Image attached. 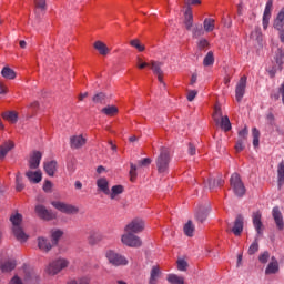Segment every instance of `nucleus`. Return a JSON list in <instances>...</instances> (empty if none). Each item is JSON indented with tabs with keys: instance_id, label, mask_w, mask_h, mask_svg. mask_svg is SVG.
Segmentation results:
<instances>
[{
	"instance_id": "nucleus-1",
	"label": "nucleus",
	"mask_w": 284,
	"mask_h": 284,
	"mask_svg": "<svg viewBox=\"0 0 284 284\" xmlns=\"http://www.w3.org/2000/svg\"><path fill=\"white\" fill-rule=\"evenodd\" d=\"M170 161H172V155H170V149L168 146L160 148V154L155 159L156 170L162 176L170 173Z\"/></svg>"
},
{
	"instance_id": "nucleus-2",
	"label": "nucleus",
	"mask_w": 284,
	"mask_h": 284,
	"mask_svg": "<svg viewBox=\"0 0 284 284\" xmlns=\"http://www.w3.org/2000/svg\"><path fill=\"white\" fill-rule=\"evenodd\" d=\"M10 222L12 223V232L18 241L26 243L28 235L23 232L21 223H23V215L21 213L11 214Z\"/></svg>"
},
{
	"instance_id": "nucleus-3",
	"label": "nucleus",
	"mask_w": 284,
	"mask_h": 284,
	"mask_svg": "<svg viewBox=\"0 0 284 284\" xmlns=\"http://www.w3.org/2000/svg\"><path fill=\"white\" fill-rule=\"evenodd\" d=\"M230 185L235 196H237L239 199L245 196V184L243 183V180L241 179V175L239 173H233L231 175Z\"/></svg>"
},
{
	"instance_id": "nucleus-4",
	"label": "nucleus",
	"mask_w": 284,
	"mask_h": 284,
	"mask_svg": "<svg viewBox=\"0 0 284 284\" xmlns=\"http://www.w3.org/2000/svg\"><path fill=\"white\" fill-rule=\"evenodd\" d=\"M70 265V262L65 258H58L51 262L47 267V274L50 276H57L61 270H65Z\"/></svg>"
},
{
	"instance_id": "nucleus-5",
	"label": "nucleus",
	"mask_w": 284,
	"mask_h": 284,
	"mask_svg": "<svg viewBox=\"0 0 284 284\" xmlns=\"http://www.w3.org/2000/svg\"><path fill=\"white\" fill-rule=\"evenodd\" d=\"M105 257L108 258L109 263L114 267H121V265H128V258L116 253V251H113V250L106 251Z\"/></svg>"
},
{
	"instance_id": "nucleus-6",
	"label": "nucleus",
	"mask_w": 284,
	"mask_h": 284,
	"mask_svg": "<svg viewBox=\"0 0 284 284\" xmlns=\"http://www.w3.org/2000/svg\"><path fill=\"white\" fill-rule=\"evenodd\" d=\"M121 241L123 245H126L128 247H141V245H143L141 237L130 232L124 233L121 237Z\"/></svg>"
},
{
	"instance_id": "nucleus-7",
	"label": "nucleus",
	"mask_w": 284,
	"mask_h": 284,
	"mask_svg": "<svg viewBox=\"0 0 284 284\" xmlns=\"http://www.w3.org/2000/svg\"><path fill=\"white\" fill-rule=\"evenodd\" d=\"M51 205L63 214H79V209L72 204H68L61 201H53L51 202Z\"/></svg>"
},
{
	"instance_id": "nucleus-8",
	"label": "nucleus",
	"mask_w": 284,
	"mask_h": 284,
	"mask_svg": "<svg viewBox=\"0 0 284 284\" xmlns=\"http://www.w3.org/2000/svg\"><path fill=\"white\" fill-rule=\"evenodd\" d=\"M34 211L37 216L42 219V221H54V219H57V214L48 210L43 204L36 205Z\"/></svg>"
},
{
	"instance_id": "nucleus-9",
	"label": "nucleus",
	"mask_w": 284,
	"mask_h": 284,
	"mask_svg": "<svg viewBox=\"0 0 284 284\" xmlns=\"http://www.w3.org/2000/svg\"><path fill=\"white\" fill-rule=\"evenodd\" d=\"M145 230V222L142 219H134L124 229L125 232L131 234H139Z\"/></svg>"
},
{
	"instance_id": "nucleus-10",
	"label": "nucleus",
	"mask_w": 284,
	"mask_h": 284,
	"mask_svg": "<svg viewBox=\"0 0 284 284\" xmlns=\"http://www.w3.org/2000/svg\"><path fill=\"white\" fill-rule=\"evenodd\" d=\"M245 88H247V77L243 75L235 87V99L237 103L243 101V97H245Z\"/></svg>"
},
{
	"instance_id": "nucleus-11",
	"label": "nucleus",
	"mask_w": 284,
	"mask_h": 284,
	"mask_svg": "<svg viewBox=\"0 0 284 284\" xmlns=\"http://www.w3.org/2000/svg\"><path fill=\"white\" fill-rule=\"evenodd\" d=\"M41 159H43L41 151H33L28 160L29 169L38 170L39 165H41Z\"/></svg>"
},
{
	"instance_id": "nucleus-12",
	"label": "nucleus",
	"mask_w": 284,
	"mask_h": 284,
	"mask_svg": "<svg viewBox=\"0 0 284 284\" xmlns=\"http://www.w3.org/2000/svg\"><path fill=\"white\" fill-rule=\"evenodd\" d=\"M261 219H263V214L261 213V211H256L253 213L252 221L253 226L255 227V231L257 233V236L263 235V221Z\"/></svg>"
},
{
	"instance_id": "nucleus-13",
	"label": "nucleus",
	"mask_w": 284,
	"mask_h": 284,
	"mask_svg": "<svg viewBox=\"0 0 284 284\" xmlns=\"http://www.w3.org/2000/svg\"><path fill=\"white\" fill-rule=\"evenodd\" d=\"M272 216L277 230H280V232H283L284 230L283 213L281 212V209H278V206L273 207Z\"/></svg>"
},
{
	"instance_id": "nucleus-14",
	"label": "nucleus",
	"mask_w": 284,
	"mask_h": 284,
	"mask_svg": "<svg viewBox=\"0 0 284 284\" xmlns=\"http://www.w3.org/2000/svg\"><path fill=\"white\" fill-rule=\"evenodd\" d=\"M153 74H155V77H158V81L160 83H163L165 85V82H163V63L161 62H156V61H152L151 65H150Z\"/></svg>"
},
{
	"instance_id": "nucleus-15",
	"label": "nucleus",
	"mask_w": 284,
	"mask_h": 284,
	"mask_svg": "<svg viewBox=\"0 0 284 284\" xmlns=\"http://www.w3.org/2000/svg\"><path fill=\"white\" fill-rule=\"evenodd\" d=\"M223 183H225L223 178L217 175L216 178H210L206 182H204V186L209 187V190H214V187L223 186Z\"/></svg>"
},
{
	"instance_id": "nucleus-16",
	"label": "nucleus",
	"mask_w": 284,
	"mask_h": 284,
	"mask_svg": "<svg viewBox=\"0 0 284 284\" xmlns=\"http://www.w3.org/2000/svg\"><path fill=\"white\" fill-rule=\"evenodd\" d=\"M85 143L87 140L83 138V135H73L70 138V146L72 150H80V148H83Z\"/></svg>"
},
{
	"instance_id": "nucleus-17",
	"label": "nucleus",
	"mask_w": 284,
	"mask_h": 284,
	"mask_svg": "<svg viewBox=\"0 0 284 284\" xmlns=\"http://www.w3.org/2000/svg\"><path fill=\"white\" fill-rule=\"evenodd\" d=\"M43 168H44V172L48 174V176H54V174H57L59 164L55 160H51V161L44 162Z\"/></svg>"
},
{
	"instance_id": "nucleus-18",
	"label": "nucleus",
	"mask_w": 284,
	"mask_h": 284,
	"mask_svg": "<svg viewBox=\"0 0 284 284\" xmlns=\"http://www.w3.org/2000/svg\"><path fill=\"white\" fill-rule=\"evenodd\" d=\"M97 186L100 192H103L106 196H110V182H108V179L100 178L97 180Z\"/></svg>"
},
{
	"instance_id": "nucleus-19",
	"label": "nucleus",
	"mask_w": 284,
	"mask_h": 284,
	"mask_svg": "<svg viewBox=\"0 0 284 284\" xmlns=\"http://www.w3.org/2000/svg\"><path fill=\"white\" fill-rule=\"evenodd\" d=\"M184 26L186 30H192L194 26V16L192 14V8L187 7L184 13Z\"/></svg>"
},
{
	"instance_id": "nucleus-20",
	"label": "nucleus",
	"mask_w": 284,
	"mask_h": 284,
	"mask_svg": "<svg viewBox=\"0 0 284 284\" xmlns=\"http://www.w3.org/2000/svg\"><path fill=\"white\" fill-rule=\"evenodd\" d=\"M161 268L159 266H152L149 277V284H159V278H161Z\"/></svg>"
},
{
	"instance_id": "nucleus-21",
	"label": "nucleus",
	"mask_w": 284,
	"mask_h": 284,
	"mask_svg": "<svg viewBox=\"0 0 284 284\" xmlns=\"http://www.w3.org/2000/svg\"><path fill=\"white\" fill-rule=\"evenodd\" d=\"M209 214H210V207L202 206L195 213V219L196 221H199V223H205V221H207Z\"/></svg>"
},
{
	"instance_id": "nucleus-22",
	"label": "nucleus",
	"mask_w": 284,
	"mask_h": 284,
	"mask_svg": "<svg viewBox=\"0 0 284 284\" xmlns=\"http://www.w3.org/2000/svg\"><path fill=\"white\" fill-rule=\"evenodd\" d=\"M26 176L31 183H41V179H43L41 171L29 170L26 172Z\"/></svg>"
},
{
	"instance_id": "nucleus-23",
	"label": "nucleus",
	"mask_w": 284,
	"mask_h": 284,
	"mask_svg": "<svg viewBox=\"0 0 284 284\" xmlns=\"http://www.w3.org/2000/svg\"><path fill=\"white\" fill-rule=\"evenodd\" d=\"M232 232L235 236H241L243 233V217L241 215L235 219Z\"/></svg>"
},
{
	"instance_id": "nucleus-24",
	"label": "nucleus",
	"mask_w": 284,
	"mask_h": 284,
	"mask_svg": "<svg viewBox=\"0 0 284 284\" xmlns=\"http://www.w3.org/2000/svg\"><path fill=\"white\" fill-rule=\"evenodd\" d=\"M103 241V234L97 231H91L88 242L90 245H97L98 243H101Z\"/></svg>"
},
{
	"instance_id": "nucleus-25",
	"label": "nucleus",
	"mask_w": 284,
	"mask_h": 284,
	"mask_svg": "<svg viewBox=\"0 0 284 284\" xmlns=\"http://www.w3.org/2000/svg\"><path fill=\"white\" fill-rule=\"evenodd\" d=\"M14 149V142L12 141H7L4 142L2 145H0V159H6V156L8 155V152H10V150Z\"/></svg>"
},
{
	"instance_id": "nucleus-26",
	"label": "nucleus",
	"mask_w": 284,
	"mask_h": 284,
	"mask_svg": "<svg viewBox=\"0 0 284 284\" xmlns=\"http://www.w3.org/2000/svg\"><path fill=\"white\" fill-rule=\"evenodd\" d=\"M38 247L41 252H50V250H52V244L45 237H38Z\"/></svg>"
},
{
	"instance_id": "nucleus-27",
	"label": "nucleus",
	"mask_w": 284,
	"mask_h": 284,
	"mask_svg": "<svg viewBox=\"0 0 284 284\" xmlns=\"http://www.w3.org/2000/svg\"><path fill=\"white\" fill-rule=\"evenodd\" d=\"M277 185L278 190H281V187L284 185V162H281L277 165Z\"/></svg>"
},
{
	"instance_id": "nucleus-28",
	"label": "nucleus",
	"mask_w": 284,
	"mask_h": 284,
	"mask_svg": "<svg viewBox=\"0 0 284 284\" xmlns=\"http://www.w3.org/2000/svg\"><path fill=\"white\" fill-rule=\"evenodd\" d=\"M0 267L3 273L12 272V270H14V267H17V261L8 260V261L3 262Z\"/></svg>"
},
{
	"instance_id": "nucleus-29",
	"label": "nucleus",
	"mask_w": 284,
	"mask_h": 284,
	"mask_svg": "<svg viewBox=\"0 0 284 284\" xmlns=\"http://www.w3.org/2000/svg\"><path fill=\"white\" fill-rule=\"evenodd\" d=\"M278 272V261H276V257H272V262L268 263L265 274H276Z\"/></svg>"
},
{
	"instance_id": "nucleus-30",
	"label": "nucleus",
	"mask_w": 284,
	"mask_h": 284,
	"mask_svg": "<svg viewBox=\"0 0 284 284\" xmlns=\"http://www.w3.org/2000/svg\"><path fill=\"white\" fill-rule=\"evenodd\" d=\"M94 48L95 50H98L100 54H102V57H105L106 54L110 53V49L108 48V45L101 41H97L94 43Z\"/></svg>"
},
{
	"instance_id": "nucleus-31",
	"label": "nucleus",
	"mask_w": 284,
	"mask_h": 284,
	"mask_svg": "<svg viewBox=\"0 0 284 284\" xmlns=\"http://www.w3.org/2000/svg\"><path fill=\"white\" fill-rule=\"evenodd\" d=\"M217 125H220L224 132H230L232 130V123L230 122V118L227 115H224Z\"/></svg>"
},
{
	"instance_id": "nucleus-32",
	"label": "nucleus",
	"mask_w": 284,
	"mask_h": 284,
	"mask_svg": "<svg viewBox=\"0 0 284 284\" xmlns=\"http://www.w3.org/2000/svg\"><path fill=\"white\" fill-rule=\"evenodd\" d=\"M2 119H4V121H9V123H17L19 115H17V112L14 111H7L2 113Z\"/></svg>"
},
{
	"instance_id": "nucleus-33",
	"label": "nucleus",
	"mask_w": 284,
	"mask_h": 284,
	"mask_svg": "<svg viewBox=\"0 0 284 284\" xmlns=\"http://www.w3.org/2000/svg\"><path fill=\"white\" fill-rule=\"evenodd\" d=\"M284 26V8L281 9V11L278 12L276 20L274 22V28H276V30H282Z\"/></svg>"
},
{
	"instance_id": "nucleus-34",
	"label": "nucleus",
	"mask_w": 284,
	"mask_h": 284,
	"mask_svg": "<svg viewBox=\"0 0 284 284\" xmlns=\"http://www.w3.org/2000/svg\"><path fill=\"white\" fill-rule=\"evenodd\" d=\"M102 114H105L106 116H114L116 114H119V108L114 106V105H108L104 106L101 110Z\"/></svg>"
},
{
	"instance_id": "nucleus-35",
	"label": "nucleus",
	"mask_w": 284,
	"mask_h": 284,
	"mask_svg": "<svg viewBox=\"0 0 284 284\" xmlns=\"http://www.w3.org/2000/svg\"><path fill=\"white\" fill-rule=\"evenodd\" d=\"M251 39H253V41H256V43H258L260 45L261 43H263V32H261V28H255L251 32Z\"/></svg>"
},
{
	"instance_id": "nucleus-36",
	"label": "nucleus",
	"mask_w": 284,
	"mask_h": 284,
	"mask_svg": "<svg viewBox=\"0 0 284 284\" xmlns=\"http://www.w3.org/2000/svg\"><path fill=\"white\" fill-rule=\"evenodd\" d=\"M3 79H17V73L10 67H4L1 71Z\"/></svg>"
},
{
	"instance_id": "nucleus-37",
	"label": "nucleus",
	"mask_w": 284,
	"mask_h": 284,
	"mask_svg": "<svg viewBox=\"0 0 284 284\" xmlns=\"http://www.w3.org/2000/svg\"><path fill=\"white\" fill-rule=\"evenodd\" d=\"M223 111L221 110V106L215 105L214 113H213V121L216 125L221 123V120L223 119Z\"/></svg>"
},
{
	"instance_id": "nucleus-38",
	"label": "nucleus",
	"mask_w": 284,
	"mask_h": 284,
	"mask_svg": "<svg viewBox=\"0 0 284 284\" xmlns=\"http://www.w3.org/2000/svg\"><path fill=\"white\" fill-rule=\"evenodd\" d=\"M119 194H123V185H114L110 192V199L114 201Z\"/></svg>"
},
{
	"instance_id": "nucleus-39",
	"label": "nucleus",
	"mask_w": 284,
	"mask_h": 284,
	"mask_svg": "<svg viewBox=\"0 0 284 284\" xmlns=\"http://www.w3.org/2000/svg\"><path fill=\"white\" fill-rule=\"evenodd\" d=\"M24 281L28 284H39V275H37L34 272L27 273Z\"/></svg>"
},
{
	"instance_id": "nucleus-40",
	"label": "nucleus",
	"mask_w": 284,
	"mask_h": 284,
	"mask_svg": "<svg viewBox=\"0 0 284 284\" xmlns=\"http://www.w3.org/2000/svg\"><path fill=\"white\" fill-rule=\"evenodd\" d=\"M166 281L171 284H185V280L176 274H169Z\"/></svg>"
},
{
	"instance_id": "nucleus-41",
	"label": "nucleus",
	"mask_w": 284,
	"mask_h": 284,
	"mask_svg": "<svg viewBox=\"0 0 284 284\" xmlns=\"http://www.w3.org/2000/svg\"><path fill=\"white\" fill-rule=\"evenodd\" d=\"M214 19L212 18H205L203 22V27L205 32H213L214 31Z\"/></svg>"
},
{
	"instance_id": "nucleus-42",
	"label": "nucleus",
	"mask_w": 284,
	"mask_h": 284,
	"mask_svg": "<svg viewBox=\"0 0 284 284\" xmlns=\"http://www.w3.org/2000/svg\"><path fill=\"white\" fill-rule=\"evenodd\" d=\"M61 236H63V231H61V230L52 231L51 232L52 245H58L59 244V240L61 239Z\"/></svg>"
},
{
	"instance_id": "nucleus-43",
	"label": "nucleus",
	"mask_w": 284,
	"mask_h": 284,
	"mask_svg": "<svg viewBox=\"0 0 284 284\" xmlns=\"http://www.w3.org/2000/svg\"><path fill=\"white\" fill-rule=\"evenodd\" d=\"M183 230L186 236H190V237L194 236V224L192 223L191 220L187 221Z\"/></svg>"
},
{
	"instance_id": "nucleus-44",
	"label": "nucleus",
	"mask_w": 284,
	"mask_h": 284,
	"mask_svg": "<svg viewBox=\"0 0 284 284\" xmlns=\"http://www.w3.org/2000/svg\"><path fill=\"white\" fill-rule=\"evenodd\" d=\"M36 12H45L48 10V4L45 0H34Z\"/></svg>"
},
{
	"instance_id": "nucleus-45",
	"label": "nucleus",
	"mask_w": 284,
	"mask_h": 284,
	"mask_svg": "<svg viewBox=\"0 0 284 284\" xmlns=\"http://www.w3.org/2000/svg\"><path fill=\"white\" fill-rule=\"evenodd\" d=\"M203 65H205V68L210 65H214V52L212 51L207 52V54L204 57Z\"/></svg>"
},
{
	"instance_id": "nucleus-46",
	"label": "nucleus",
	"mask_w": 284,
	"mask_h": 284,
	"mask_svg": "<svg viewBox=\"0 0 284 284\" xmlns=\"http://www.w3.org/2000/svg\"><path fill=\"white\" fill-rule=\"evenodd\" d=\"M24 189L26 185L23 184V178L21 176V173H18L16 176V190L17 192H22Z\"/></svg>"
},
{
	"instance_id": "nucleus-47",
	"label": "nucleus",
	"mask_w": 284,
	"mask_h": 284,
	"mask_svg": "<svg viewBox=\"0 0 284 284\" xmlns=\"http://www.w3.org/2000/svg\"><path fill=\"white\" fill-rule=\"evenodd\" d=\"M106 99H108V95H105V93H103V92H100V93H97L95 95H93L92 101H93V103L103 104V103H105Z\"/></svg>"
},
{
	"instance_id": "nucleus-48",
	"label": "nucleus",
	"mask_w": 284,
	"mask_h": 284,
	"mask_svg": "<svg viewBox=\"0 0 284 284\" xmlns=\"http://www.w3.org/2000/svg\"><path fill=\"white\" fill-rule=\"evenodd\" d=\"M252 136H253V145L255 148H258V143H260V139H261V131H258V129H256V128H253Z\"/></svg>"
},
{
	"instance_id": "nucleus-49",
	"label": "nucleus",
	"mask_w": 284,
	"mask_h": 284,
	"mask_svg": "<svg viewBox=\"0 0 284 284\" xmlns=\"http://www.w3.org/2000/svg\"><path fill=\"white\" fill-rule=\"evenodd\" d=\"M274 2L272 0H268L266 2L265 9H264V19H270L272 17V8H273Z\"/></svg>"
},
{
	"instance_id": "nucleus-50",
	"label": "nucleus",
	"mask_w": 284,
	"mask_h": 284,
	"mask_svg": "<svg viewBox=\"0 0 284 284\" xmlns=\"http://www.w3.org/2000/svg\"><path fill=\"white\" fill-rule=\"evenodd\" d=\"M256 252H258V237H256L254 240V242L250 245L247 254H250V256L256 254Z\"/></svg>"
},
{
	"instance_id": "nucleus-51",
	"label": "nucleus",
	"mask_w": 284,
	"mask_h": 284,
	"mask_svg": "<svg viewBox=\"0 0 284 284\" xmlns=\"http://www.w3.org/2000/svg\"><path fill=\"white\" fill-rule=\"evenodd\" d=\"M130 45H132V48H135V50H138L139 52H143V50H145V45L141 44V41H139V39L131 40Z\"/></svg>"
},
{
	"instance_id": "nucleus-52",
	"label": "nucleus",
	"mask_w": 284,
	"mask_h": 284,
	"mask_svg": "<svg viewBox=\"0 0 284 284\" xmlns=\"http://www.w3.org/2000/svg\"><path fill=\"white\" fill-rule=\"evenodd\" d=\"M205 34V31H203V26L197 24L193 28V37L195 39H199V37H203Z\"/></svg>"
},
{
	"instance_id": "nucleus-53",
	"label": "nucleus",
	"mask_w": 284,
	"mask_h": 284,
	"mask_svg": "<svg viewBox=\"0 0 284 284\" xmlns=\"http://www.w3.org/2000/svg\"><path fill=\"white\" fill-rule=\"evenodd\" d=\"M178 270L180 272H186L187 271V262L185 260H179L178 261Z\"/></svg>"
},
{
	"instance_id": "nucleus-54",
	"label": "nucleus",
	"mask_w": 284,
	"mask_h": 284,
	"mask_svg": "<svg viewBox=\"0 0 284 284\" xmlns=\"http://www.w3.org/2000/svg\"><path fill=\"white\" fill-rule=\"evenodd\" d=\"M258 261L260 263H263V264L267 263L270 261V252L265 251L262 254H260Z\"/></svg>"
},
{
	"instance_id": "nucleus-55",
	"label": "nucleus",
	"mask_w": 284,
	"mask_h": 284,
	"mask_svg": "<svg viewBox=\"0 0 284 284\" xmlns=\"http://www.w3.org/2000/svg\"><path fill=\"white\" fill-rule=\"evenodd\" d=\"M131 169H130V176L131 181H136V164L131 163Z\"/></svg>"
},
{
	"instance_id": "nucleus-56",
	"label": "nucleus",
	"mask_w": 284,
	"mask_h": 284,
	"mask_svg": "<svg viewBox=\"0 0 284 284\" xmlns=\"http://www.w3.org/2000/svg\"><path fill=\"white\" fill-rule=\"evenodd\" d=\"M247 134H248L247 128L242 129L239 132V141H245V139H247Z\"/></svg>"
},
{
	"instance_id": "nucleus-57",
	"label": "nucleus",
	"mask_w": 284,
	"mask_h": 284,
	"mask_svg": "<svg viewBox=\"0 0 284 284\" xmlns=\"http://www.w3.org/2000/svg\"><path fill=\"white\" fill-rule=\"evenodd\" d=\"M151 163H152V159H150V158H144L139 161V165H141L142 168H145V166L150 165Z\"/></svg>"
},
{
	"instance_id": "nucleus-58",
	"label": "nucleus",
	"mask_w": 284,
	"mask_h": 284,
	"mask_svg": "<svg viewBox=\"0 0 284 284\" xmlns=\"http://www.w3.org/2000/svg\"><path fill=\"white\" fill-rule=\"evenodd\" d=\"M244 141L243 140H237L236 144H235V150L236 152H243V150L245 149V146L243 145Z\"/></svg>"
},
{
	"instance_id": "nucleus-59",
	"label": "nucleus",
	"mask_w": 284,
	"mask_h": 284,
	"mask_svg": "<svg viewBox=\"0 0 284 284\" xmlns=\"http://www.w3.org/2000/svg\"><path fill=\"white\" fill-rule=\"evenodd\" d=\"M199 94V92L196 90H191L187 93V101H193L194 99H196V95Z\"/></svg>"
},
{
	"instance_id": "nucleus-60",
	"label": "nucleus",
	"mask_w": 284,
	"mask_h": 284,
	"mask_svg": "<svg viewBox=\"0 0 284 284\" xmlns=\"http://www.w3.org/2000/svg\"><path fill=\"white\" fill-rule=\"evenodd\" d=\"M207 45H210V42H207L205 39H202L199 41L200 50H205V48H207Z\"/></svg>"
},
{
	"instance_id": "nucleus-61",
	"label": "nucleus",
	"mask_w": 284,
	"mask_h": 284,
	"mask_svg": "<svg viewBox=\"0 0 284 284\" xmlns=\"http://www.w3.org/2000/svg\"><path fill=\"white\" fill-rule=\"evenodd\" d=\"M43 190L45 192H50L52 190V182L51 181H45L43 184Z\"/></svg>"
},
{
	"instance_id": "nucleus-62",
	"label": "nucleus",
	"mask_w": 284,
	"mask_h": 284,
	"mask_svg": "<svg viewBox=\"0 0 284 284\" xmlns=\"http://www.w3.org/2000/svg\"><path fill=\"white\" fill-rule=\"evenodd\" d=\"M266 120L268 121L270 125H273L274 124V113L268 112L266 114Z\"/></svg>"
},
{
	"instance_id": "nucleus-63",
	"label": "nucleus",
	"mask_w": 284,
	"mask_h": 284,
	"mask_svg": "<svg viewBox=\"0 0 284 284\" xmlns=\"http://www.w3.org/2000/svg\"><path fill=\"white\" fill-rule=\"evenodd\" d=\"M68 284H90V282L88 281V278H81L78 282L77 281H72Z\"/></svg>"
},
{
	"instance_id": "nucleus-64",
	"label": "nucleus",
	"mask_w": 284,
	"mask_h": 284,
	"mask_svg": "<svg viewBox=\"0 0 284 284\" xmlns=\"http://www.w3.org/2000/svg\"><path fill=\"white\" fill-rule=\"evenodd\" d=\"M9 284H23L19 276H13Z\"/></svg>"
}]
</instances>
